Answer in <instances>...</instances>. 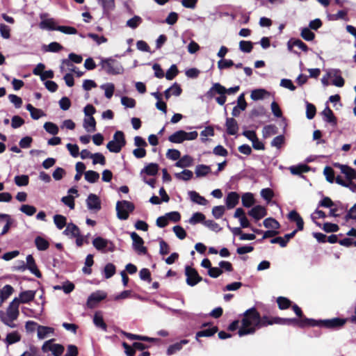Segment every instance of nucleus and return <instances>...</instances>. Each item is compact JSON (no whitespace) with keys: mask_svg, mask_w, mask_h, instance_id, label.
Here are the masks:
<instances>
[{"mask_svg":"<svg viewBox=\"0 0 356 356\" xmlns=\"http://www.w3.org/2000/svg\"><path fill=\"white\" fill-rule=\"evenodd\" d=\"M185 131L179 130L168 137V140L173 143H181L185 140Z\"/></svg>","mask_w":356,"mask_h":356,"instance_id":"c85d7f7f","label":"nucleus"},{"mask_svg":"<svg viewBox=\"0 0 356 356\" xmlns=\"http://www.w3.org/2000/svg\"><path fill=\"white\" fill-rule=\"evenodd\" d=\"M57 26H58L56 25L55 22L53 19H45L40 23V27L42 29L56 31Z\"/></svg>","mask_w":356,"mask_h":356,"instance_id":"a19ab883","label":"nucleus"},{"mask_svg":"<svg viewBox=\"0 0 356 356\" xmlns=\"http://www.w3.org/2000/svg\"><path fill=\"white\" fill-rule=\"evenodd\" d=\"M261 196L268 202H269L274 196V193L272 189L269 188H263L261 191Z\"/></svg>","mask_w":356,"mask_h":356,"instance_id":"774afa93","label":"nucleus"},{"mask_svg":"<svg viewBox=\"0 0 356 356\" xmlns=\"http://www.w3.org/2000/svg\"><path fill=\"white\" fill-rule=\"evenodd\" d=\"M193 173L189 170H184L182 172L176 173L175 177L178 179L188 181L193 177Z\"/></svg>","mask_w":356,"mask_h":356,"instance_id":"603ef678","label":"nucleus"},{"mask_svg":"<svg viewBox=\"0 0 356 356\" xmlns=\"http://www.w3.org/2000/svg\"><path fill=\"white\" fill-rule=\"evenodd\" d=\"M21 340V335L17 331H14L8 333L6 337L3 339V342L6 346H9L13 343L19 342Z\"/></svg>","mask_w":356,"mask_h":356,"instance_id":"bb28decb","label":"nucleus"},{"mask_svg":"<svg viewBox=\"0 0 356 356\" xmlns=\"http://www.w3.org/2000/svg\"><path fill=\"white\" fill-rule=\"evenodd\" d=\"M310 318L304 317L301 319L296 318H284V325L298 326L300 327H310Z\"/></svg>","mask_w":356,"mask_h":356,"instance_id":"f8f14e48","label":"nucleus"},{"mask_svg":"<svg viewBox=\"0 0 356 356\" xmlns=\"http://www.w3.org/2000/svg\"><path fill=\"white\" fill-rule=\"evenodd\" d=\"M54 222L58 229H62L65 226H67L66 218L60 214L54 216Z\"/></svg>","mask_w":356,"mask_h":356,"instance_id":"a18cd8bd","label":"nucleus"},{"mask_svg":"<svg viewBox=\"0 0 356 356\" xmlns=\"http://www.w3.org/2000/svg\"><path fill=\"white\" fill-rule=\"evenodd\" d=\"M19 210L29 216H33L36 212V208L29 204H22Z\"/></svg>","mask_w":356,"mask_h":356,"instance_id":"680f3d73","label":"nucleus"},{"mask_svg":"<svg viewBox=\"0 0 356 356\" xmlns=\"http://www.w3.org/2000/svg\"><path fill=\"white\" fill-rule=\"evenodd\" d=\"M334 165L339 168L341 173L344 174L346 178L350 182L356 178V171L353 168L339 163H334Z\"/></svg>","mask_w":356,"mask_h":356,"instance_id":"4468645a","label":"nucleus"},{"mask_svg":"<svg viewBox=\"0 0 356 356\" xmlns=\"http://www.w3.org/2000/svg\"><path fill=\"white\" fill-rule=\"evenodd\" d=\"M83 127L88 132L96 130V121L93 117H86L83 120Z\"/></svg>","mask_w":356,"mask_h":356,"instance_id":"2f4dec72","label":"nucleus"},{"mask_svg":"<svg viewBox=\"0 0 356 356\" xmlns=\"http://www.w3.org/2000/svg\"><path fill=\"white\" fill-rule=\"evenodd\" d=\"M308 166L305 164H301L298 165H292L290 167L289 170L293 175H300L302 172H306L308 171Z\"/></svg>","mask_w":356,"mask_h":356,"instance_id":"de8ad7c7","label":"nucleus"},{"mask_svg":"<svg viewBox=\"0 0 356 356\" xmlns=\"http://www.w3.org/2000/svg\"><path fill=\"white\" fill-rule=\"evenodd\" d=\"M13 291V287L9 284L5 285L1 289H0L1 295L3 298L4 300L8 299L9 296L12 295Z\"/></svg>","mask_w":356,"mask_h":356,"instance_id":"e2e57ef3","label":"nucleus"},{"mask_svg":"<svg viewBox=\"0 0 356 356\" xmlns=\"http://www.w3.org/2000/svg\"><path fill=\"white\" fill-rule=\"evenodd\" d=\"M93 323L97 327L102 329V330L107 331V325L105 323L102 316L98 313H95L93 316Z\"/></svg>","mask_w":356,"mask_h":356,"instance_id":"c9c22d12","label":"nucleus"},{"mask_svg":"<svg viewBox=\"0 0 356 356\" xmlns=\"http://www.w3.org/2000/svg\"><path fill=\"white\" fill-rule=\"evenodd\" d=\"M330 76H332V84L337 87H342L344 85V79L341 75V70L339 69H333L330 73Z\"/></svg>","mask_w":356,"mask_h":356,"instance_id":"aec40b11","label":"nucleus"},{"mask_svg":"<svg viewBox=\"0 0 356 356\" xmlns=\"http://www.w3.org/2000/svg\"><path fill=\"white\" fill-rule=\"evenodd\" d=\"M56 31L67 35H74L77 33V30L74 27L67 26H58Z\"/></svg>","mask_w":356,"mask_h":356,"instance_id":"bf43d9fd","label":"nucleus"},{"mask_svg":"<svg viewBox=\"0 0 356 356\" xmlns=\"http://www.w3.org/2000/svg\"><path fill=\"white\" fill-rule=\"evenodd\" d=\"M53 340L45 341L42 346V350L44 353L51 351L53 355L60 356L65 350L64 346L58 343H52Z\"/></svg>","mask_w":356,"mask_h":356,"instance_id":"9d476101","label":"nucleus"},{"mask_svg":"<svg viewBox=\"0 0 356 356\" xmlns=\"http://www.w3.org/2000/svg\"><path fill=\"white\" fill-rule=\"evenodd\" d=\"M159 170V165L154 163H150L146 165L141 171L140 175L145 173L147 175L154 176Z\"/></svg>","mask_w":356,"mask_h":356,"instance_id":"7c9ffc66","label":"nucleus"},{"mask_svg":"<svg viewBox=\"0 0 356 356\" xmlns=\"http://www.w3.org/2000/svg\"><path fill=\"white\" fill-rule=\"evenodd\" d=\"M210 172L211 167L204 164L197 165L195 170V173L197 177H204Z\"/></svg>","mask_w":356,"mask_h":356,"instance_id":"473e14b6","label":"nucleus"},{"mask_svg":"<svg viewBox=\"0 0 356 356\" xmlns=\"http://www.w3.org/2000/svg\"><path fill=\"white\" fill-rule=\"evenodd\" d=\"M266 214L267 212L265 207L261 205H257L248 211V215L254 218L256 220L261 219L266 216Z\"/></svg>","mask_w":356,"mask_h":356,"instance_id":"dca6fc26","label":"nucleus"},{"mask_svg":"<svg viewBox=\"0 0 356 356\" xmlns=\"http://www.w3.org/2000/svg\"><path fill=\"white\" fill-rule=\"evenodd\" d=\"M35 293L36 291L33 290H28L21 292L19 295V298H17L19 299V304L28 303L32 301L35 296Z\"/></svg>","mask_w":356,"mask_h":356,"instance_id":"4be33fe9","label":"nucleus"},{"mask_svg":"<svg viewBox=\"0 0 356 356\" xmlns=\"http://www.w3.org/2000/svg\"><path fill=\"white\" fill-rule=\"evenodd\" d=\"M107 296V293L103 291H97L92 293L87 300V306L89 308H93L97 303L104 300Z\"/></svg>","mask_w":356,"mask_h":356,"instance_id":"9b49d317","label":"nucleus"},{"mask_svg":"<svg viewBox=\"0 0 356 356\" xmlns=\"http://www.w3.org/2000/svg\"><path fill=\"white\" fill-rule=\"evenodd\" d=\"M189 341L188 339H181L179 342H176L168 348L166 354L168 355H172L181 350L184 345L188 344Z\"/></svg>","mask_w":356,"mask_h":356,"instance_id":"6ab92c4d","label":"nucleus"},{"mask_svg":"<svg viewBox=\"0 0 356 356\" xmlns=\"http://www.w3.org/2000/svg\"><path fill=\"white\" fill-rule=\"evenodd\" d=\"M100 88L104 90V95L106 98L111 99L113 95L115 86L113 83H107L102 84Z\"/></svg>","mask_w":356,"mask_h":356,"instance_id":"79ce46f5","label":"nucleus"},{"mask_svg":"<svg viewBox=\"0 0 356 356\" xmlns=\"http://www.w3.org/2000/svg\"><path fill=\"white\" fill-rule=\"evenodd\" d=\"M262 133L264 138H268L277 133V128L275 125H266L263 128Z\"/></svg>","mask_w":356,"mask_h":356,"instance_id":"052dcab7","label":"nucleus"},{"mask_svg":"<svg viewBox=\"0 0 356 356\" xmlns=\"http://www.w3.org/2000/svg\"><path fill=\"white\" fill-rule=\"evenodd\" d=\"M243 206L247 208L250 207L254 203V195L251 193H245L242 195Z\"/></svg>","mask_w":356,"mask_h":356,"instance_id":"4c0bfd02","label":"nucleus"},{"mask_svg":"<svg viewBox=\"0 0 356 356\" xmlns=\"http://www.w3.org/2000/svg\"><path fill=\"white\" fill-rule=\"evenodd\" d=\"M278 307L280 309H286L291 305V301L284 297H278L277 299Z\"/></svg>","mask_w":356,"mask_h":356,"instance_id":"69168bd1","label":"nucleus"},{"mask_svg":"<svg viewBox=\"0 0 356 356\" xmlns=\"http://www.w3.org/2000/svg\"><path fill=\"white\" fill-rule=\"evenodd\" d=\"M79 228L74 223H68L66 226L65 229L63 231V234L72 238H75L79 234Z\"/></svg>","mask_w":356,"mask_h":356,"instance_id":"393cba45","label":"nucleus"},{"mask_svg":"<svg viewBox=\"0 0 356 356\" xmlns=\"http://www.w3.org/2000/svg\"><path fill=\"white\" fill-rule=\"evenodd\" d=\"M191 200L197 204L200 205H206L207 204V200L203 197L201 196L198 193L194 191H188V193Z\"/></svg>","mask_w":356,"mask_h":356,"instance_id":"cd10ccee","label":"nucleus"},{"mask_svg":"<svg viewBox=\"0 0 356 356\" xmlns=\"http://www.w3.org/2000/svg\"><path fill=\"white\" fill-rule=\"evenodd\" d=\"M253 48V44L250 41L241 40L239 42V49L245 53H250Z\"/></svg>","mask_w":356,"mask_h":356,"instance_id":"5fc2aeb1","label":"nucleus"},{"mask_svg":"<svg viewBox=\"0 0 356 356\" xmlns=\"http://www.w3.org/2000/svg\"><path fill=\"white\" fill-rule=\"evenodd\" d=\"M26 268L37 277L40 278L42 277V274L38 269L34 258L31 254L26 257Z\"/></svg>","mask_w":356,"mask_h":356,"instance_id":"a211bd4d","label":"nucleus"},{"mask_svg":"<svg viewBox=\"0 0 356 356\" xmlns=\"http://www.w3.org/2000/svg\"><path fill=\"white\" fill-rule=\"evenodd\" d=\"M310 327H325L327 329L338 330L342 327L346 322V318H333L325 320H314L310 318Z\"/></svg>","mask_w":356,"mask_h":356,"instance_id":"7ed1b4c3","label":"nucleus"},{"mask_svg":"<svg viewBox=\"0 0 356 356\" xmlns=\"http://www.w3.org/2000/svg\"><path fill=\"white\" fill-rule=\"evenodd\" d=\"M37 330L39 339H44L54 333V329L48 326L38 325Z\"/></svg>","mask_w":356,"mask_h":356,"instance_id":"412c9836","label":"nucleus"},{"mask_svg":"<svg viewBox=\"0 0 356 356\" xmlns=\"http://www.w3.org/2000/svg\"><path fill=\"white\" fill-rule=\"evenodd\" d=\"M100 65L108 74H120L124 71L122 65L115 60L113 58L110 57L107 58H100Z\"/></svg>","mask_w":356,"mask_h":356,"instance_id":"20e7f679","label":"nucleus"},{"mask_svg":"<svg viewBox=\"0 0 356 356\" xmlns=\"http://www.w3.org/2000/svg\"><path fill=\"white\" fill-rule=\"evenodd\" d=\"M322 115L325 122L330 123L333 126L337 124V118L334 116L333 111L328 106L322 111Z\"/></svg>","mask_w":356,"mask_h":356,"instance_id":"5701e85b","label":"nucleus"},{"mask_svg":"<svg viewBox=\"0 0 356 356\" xmlns=\"http://www.w3.org/2000/svg\"><path fill=\"white\" fill-rule=\"evenodd\" d=\"M293 47H297L305 52H307L309 51L307 45L300 39L291 38L287 42V48L289 51H293L296 54H298L296 51H293Z\"/></svg>","mask_w":356,"mask_h":356,"instance_id":"2eb2a0df","label":"nucleus"},{"mask_svg":"<svg viewBox=\"0 0 356 356\" xmlns=\"http://www.w3.org/2000/svg\"><path fill=\"white\" fill-rule=\"evenodd\" d=\"M63 47L57 42H52L49 44H44L42 47V49L44 52H53L56 53L59 51L62 50Z\"/></svg>","mask_w":356,"mask_h":356,"instance_id":"c756f323","label":"nucleus"},{"mask_svg":"<svg viewBox=\"0 0 356 356\" xmlns=\"http://www.w3.org/2000/svg\"><path fill=\"white\" fill-rule=\"evenodd\" d=\"M204 225L210 230L216 232H218L222 229L220 225L213 220H205V221H204Z\"/></svg>","mask_w":356,"mask_h":356,"instance_id":"6e6d98bb","label":"nucleus"},{"mask_svg":"<svg viewBox=\"0 0 356 356\" xmlns=\"http://www.w3.org/2000/svg\"><path fill=\"white\" fill-rule=\"evenodd\" d=\"M264 226L266 228L277 229L280 228V223L273 218H266L263 222Z\"/></svg>","mask_w":356,"mask_h":356,"instance_id":"49530a36","label":"nucleus"},{"mask_svg":"<svg viewBox=\"0 0 356 356\" xmlns=\"http://www.w3.org/2000/svg\"><path fill=\"white\" fill-rule=\"evenodd\" d=\"M300 35L306 41H312L315 38V34L307 27L301 29Z\"/></svg>","mask_w":356,"mask_h":356,"instance_id":"3c124183","label":"nucleus"},{"mask_svg":"<svg viewBox=\"0 0 356 356\" xmlns=\"http://www.w3.org/2000/svg\"><path fill=\"white\" fill-rule=\"evenodd\" d=\"M305 104H306V117L307 119L312 120L314 118V116L316 115V107L314 104H312L307 101L305 102Z\"/></svg>","mask_w":356,"mask_h":356,"instance_id":"8fccbe9b","label":"nucleus"},{"mask_svg":"<svg viewBox=\"0 0 356 356\" xmlns=\"http://www.w3.org/2000/svg\"><path fill=\"white\" fill-rule=\"evenodd\" d=\"M115 271L116 268L115 265L112 263H108L104 268V277L106 279H109L115 275Z\"/></svg>","mask_w":356,"mask_h":356,"instance_id":"37998d69","label":"nucleus"},{"mask_svg":"<svg viewBox=\"0 0 356 356\" xmlns=\"http://www.w3.org/2000/svg\"><path fill=\"white\" fill-rule=\"evenodd\" d=\"M243 316L242 326L238 331L239 337L253 334L257 330L266 327V315L261 316L254 307L247 309Z\"/></svg>","mask_w":356,"mask_h":356,"instance_id":"f257e3e1","label":"nucleus"},{"mask_svg":"<svg viewBox=\"0 0 356 356\" xmlns=\"http://www.w3.org/2000/svg\"><path fill=\"white\" fill-rule=\"evenodd\" d=\"M44 129L47 132L52 135H56L58 133V127L53 122H47L44 124Z\"/></svg>","mask_w":356,"mask_h":356,"instance_id":"864d4df0","label":"nucleus"},{"mask_svg":"<svg viewBox=\"0 0 356 356\" xmlns=\"http://www.w3.org/2000/svg\"><path fill=\"white\" fill-rule=\"evenodd\" d=\"M143 22V19L138 15H134L133 17L127 21L126 26L132 29H136Z\"/></svg>","mask_w":356,"mask_h":356,"instance_id":"58836bf2","label":"nucleus"},{"mask_svg":"<svg viewBox=\"0 0 356 356\" xmlns=\"http://www.w3.org/2000/svg\"><path fill=\"white\" fill-rule=\"evenodd\" d=\"M135 209L134 204L127 200L118 201L116 204L117 217L120 220H125L129 218V213Z\"/></svg>","mask_w":356,"mask_h":356,"instance_id":"39448f33","label":"nucleus"},{"mask_svg":"<svg viewBox=\"0 0 356 356\" xmlns=\"http://www.w3.org/2000/svg\"><path fill=\"white\" fill-rule=\"evenodd\" d=\"M239 90V86L231 87L227 89L219 83H215L212 85L211 88L206 92L205 96L207 99H213L216 95H219L216 97V102L222 106L225 104L227 97L226 95H232L236 93Z\"/></svg>","mask_w":356,"mask_h":356,"instance_id":"f03ea898","label":"nucleus"},{"mask_svg":"<svg viewBox=\"0 0 356 356\" xmlns=\"http://www.w3.org/2000/svg\"><path fill=\"white\" fill-rule=\"evenodd\" d=\"M186 282L190 286H194L202 280L197 271L190 266L185 267Z\"/></svg>","mask_w":356,"mask_h":356,"instance_id":"6e6552de","label":"nucleus"},{"mask_svg":"<svg viewBox=\"0 0 356 356\" xmlns=\"http://www.w3.org/2000/svg\"><path fill=\"white\" fill-rule=\"evenodd\" d=\"M124 145H118L115 143V141H113V140L109 141L106 147L107 149L111 152L113 153H118L121 151L122 148Z\"/></svg>","mask_w":356,"mask_h":356,"instance_id":"13d9d810","label":"nucleus"},{"mask_svg":"<svg viewBox=\"0 0 356 356\" xmlns=\"http://www.w3.org/2000/svg\"><path fill=\"white\" fill-rule=\"evenodd\" d=\"M15 183L18 186H25L29 184V177L28 175H17L14 178Z\"/></svg>","mask_w":356,"mask_h":356,"instance_id":"09e8293b","label":"nucleus"},{"mask_svg":"<svg viewBox=\"0 0 356 356\" xmlns=\"http://www.w3.org/2000/svg\"><path fill=\"white\" fill-rule=\"evenodd\" d=\"M204 221H205V216L200 212H196L193 214L188 222L191 225H195L200 222L204 224Z\"/></svg>","mask_w":356,"mask_h":356,"instance_id":"c03bdc74","label":"nucleus"},{"mask_svg":"<svg viewBox=\"0 0 356 356\" xmlns=\"http://www.w3.org/2000/svg\"><path fill=\"white\" fill-rule=\"evenodd\" d=\"M218 331V327L213 326L212 327L200 330L196 333L195 337L198 340L199 337H209L213 336Z\"/></svg>","mask_w":356,"mask_h":356,"instance_id":"f704fd0d","label":"nucleus"},{"mask_svg":"<svg viewBox=\"0 0 356 356\" xmlns=\"http://www.w3.org/2000/svg\"><path fill=\"white\" fill-rule=\"evenodd\" d=\"M85 179L89 183L93 184L99 179V174L94 170H88L84 173Z\"/></svg>","mask_w":356,"mask_h":356,"instance_id":"ea45409f","label":"nucleus"},{"mask_svg":"<svg viewBox=\"0 0 356 356\" xmlns=\"http://www.w3.org/2000/svg\"><path fill=\"white\" fill-rule=\"evenodd\" d=\"M91 159H92V164L93 165L99 163L102 165H104L106 164L105 157L102 153L92 154Z\"/></svg>","mask_w":356,"mask_h":356,"instance_id":"0e129e2a","label":"nucleus"},{"mask_svg":"<svg viewBox=\"0 0 356 356\" xmlns=\"http://www.w3.org/2000/svg\"><path fill=\"white\" fill-rule=\"evenodd\" d=\"M35 244L38 250L44 251L48 249L49 242L42 236H37L35 238Z\"/></svg>","mask_w":356,"mask_h":356,"instance_id":"e433bc0d","label":"nucleus"},{"mask_svg":"<svg viewBox=\"0 0 356 356\" xmlns=\"http://www.w3.org/2000/svg\"><path fill=\"white\" fill-rule=\"evenodd\" d=\"M238 194L236 192H230L226 197L225 203L228 209H232L238 203Z\"/></svg>","mask_w":356,"mask_h":356,"instance_id":"b1692460","label":"nucleus"},{"mask_svg":"<svg viewBox=\"0 0 356 356\" xmlns=\"http://www.w3.org/2000/svg\"><path fill=\"white\" fill-rule=\"evenodd\" d=\"M130 236L133 241V249L137 252L138 254H146L147 252L146 247L143 245V239L136 232H133L130 234Z\"/></svg>","mask_w":356,"mask_h":356,"instance_id":"1a4fd4ad","label":"nucleus"},{"mask_svg":"<svg viewBox=\"0 0 356 356\" xmlns=\"http://www.w3.org/2000/svg\"><path fill=\"white\" fill-rule=\"evenodd\" d=\"M87 207L90 211H98L101 209V201L99 197L90 193L86 199Z\"/></svg>","mask_w":356,"mask_h":356,"instance_id":"ddd939ff","label":"nucleus"},{"mask_svg":"<svg viewBox=\"0 0 356 356\" xmlns=\"http://www.w3.org/2000/svg\"><path fill=\"white\" fill-rule=\"evenodd\" d=\"M227 133L229 135H235L238 131V124L234 118H227L225 122Z\"/></svg>","mask_w":356,"mask_h":356,"instance_id":"f3484780","label":"nucleus"},{"mask_svg":"<svg viewBox=\"0 0 356 356\" xmlns=\"http://www.w3.org/2000/svg\"><path fill=\"white\" fill-rule=\"evenodd\" d=\"M92 245L97 250L102 252H113L115 250V246L112 241L101 236L95 238L92 241Z\"/></svg>","mask_w":356,"mask_h":356,"instance_id":"0eeeda50","label":"nucleus"},{"mask_svg":"<svg viewBox=\"0 0 356 356\" xmlns=\"http://www.w3.org/2000/svg\"><path fill=\"white\" fill-rule=\"evenodd\" d=\"M323 174L325 176L326 180L330 183H333L334 181V172L333 169L330 166H326L324 168Z\"/></svg>","mask_w":356,"mask_h":356,"instance_id":"338daca9","label":"nucleus"},{"mask_svg":"<svg viewBox=\"0 0 356 356\" xmlns=\"http://www.w3.org/2000/svg\"><path fill=\"white\" fill-rule=\"evenodd\" d=\"M266 95H269V92L265 89H255L251 92L250 97L252 100L257 101L264 99Z\"/></svg>","mask_w":356,"mask_h":356,"instance_id":"72a5a7b5","label":"nucleus"},{"mask_svg":"<svg viewBox=\"0 0 356 356\" xmlns=\"http://www.w3.org/2000/svg\"><path fill=\"white\" fill-rule=\"evenodd\" d=\"M113 140L118 145H126L124 134L122 131H117L113 135Z\"/></svg>","mask_w":356,"mask_h":356,"instance_id":"4d7b16f0","label":"nucleus"},{"mask_svg":"<svg viewBox=\"0 0 356 356\" xmlns=\"http://www.w3.org/2000/svg\"><path fill=\"white\" fill-rule=\"evenodd\" d=\"M193 159L189 155H184L177 161L175 166L181 168L191 167L193 165Z\"/></svg>","mask_w":356,"mask_h":356,"instance_id":"a878e982","label":"nucleus"},{"mask_svg":"<svg viewBox=\"0 0 356 356\" xmlns=\"http://www.w3.org/2000/svg\"><path fill=\"white\" fill-rule=\"evenodd\" d=\"M19 299L15 298L9 304L6 312L0 311V318L4 317L11 320H17L19 315Z\"/></svg>","mask_w":356,"mask_h":356,"instance_id":"423d86ee","label":"nucleus"}]
</instances>
